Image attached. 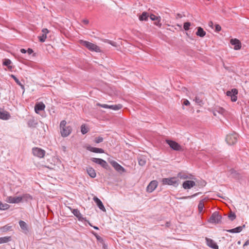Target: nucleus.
I'll return each instance as SVG.
<instances>
[{
    "label": "nucleus",
    "instance_id": "f257e3e1",
    "mask_svg": "<svg viewBox=\"0 0 249 249\" xmlns=\"http://www.w3.org/2000/svg\"><path fill=\"white\" fill-rule=\"evenodd\" d=\"M60 132L62 137H67L71 133L72 129L71 126L67 125L65 120L61 121L59 125Z\"/></svg>",
    "mask_w": 249,
    "mask_h": 249
},
{
    "label": "nucleus",
    "instance_id": "f03ea898",
    "mask_svg": "<svg viewBox=\"0 0 249 249\" xmlns=\"http://www.w3.org/2000/svg\"><path fill=\"white\" fill-rule=\"evenodd\" d=\"M163 185H172L177 187L179 184V179L177 177H171L168 178H163L161 180Z\"/></svg>",
    "mask_w": 249,
    "mask_h": 249
},
{
    "label": "nucleus",
    "instance_id": "7ed1b4c3",
    "mask_svg": "<svg viewBox=\"0 0 249 249\" xmlns=\"http://www.w3.org/2000/svg\"><path fill=\"white\" fill-rule=\"evenodd\" d=\"M81 43L90 51H95L96 52H101L100 47L93 43L84 40H81Z\"/></svg>",
    "mask_w": 249,
    "mask_h": 249
},
{
    "label": "nucleus",
    "instance_id": "20e7f679",
    "mask_svg": "<svg viewBox=\"0 0 249 249\" xmlns=\"http://www.w3.org/2000/svg\"><path fill=\"white\" fill-rule=\"evenodd\" d=\"M238 135L236 133H232L227 135L226 141L229 145H233L237 142Z\"/></svg>",
    "mask_w": 249,
    "mask_h": 249
},
{
    "label": "nucleus",
    "instance_id": "39448f33",
    "mask_svg": "<svg viewBox=\"0 0 249 249\" xmlns=\"http://www.w3.org/2000/svg\"><path fill=\"white\" fill-rule=\"evenodd\" d=\"M222 219L221 215L219 214L218 212H214L209 218L208 221L211 223L218 224L221 223Z\"/></svg>",
    "mask_w": 249,
    "mask_h": 249
},
{
    "label": "nucleus",
    "instance_id": "423d86ee",
    "mask_svg": "<svg viewBox=\"0 0 249 249\" xmlns=\"http://www.w3.org/2000/svg\"><path fill=\"white\" fill-rule=\"evenodd\" d=\"M97 106L105 108H109L114 110H118L123 107V106L121 104L114 105H108L107 104H101L97 103Z\"/></svg>",
    "mask_w": 249,
    "mask_h": 249
},
{
    "label": "nucleus",
    "instance_id": "0eeeda50",
    "mask_svg": "<svg viewBox=\"0 0 249 249\" xmlns=\"http://www.w3.org/2000/svg\"><path fill=\"white\" fill-rule=\"evenodd\" d=\"M238 91L236 89H232L231 90L226 92V95L231 97L232 102H236L237 100V95Z\"/></svg>",
    "mask_w": 249,
    "mask_h": 249
},
{
    "label": "nucleus",
    "instance_id": "6e6552de",
    "mask_svg": "<svg viewBox=\"0 0 249 249\" xmlns=\"http://www.w3.org/2000/svg\"><path fill=\"white\" fill-rule=\"evenodd\" d=\"M166 142L169 145L170 147L174 150L180 151L181 150V147L178 142L175 141L166 140Z\"/></svg>",
    "mask_w": 249,
    "mask_h": 249
},
{
    "label": "nucleus",
    "instance_id": "1a4fd4ad",
    "mask_svg": "<svg viewBox=\"0 0 249 249\" xmlns=\"http://www.w3.org/2000/svg\"><path fill=\"white\" fill-rule=\"evenodd\" d=\"M32 153L35 156L42 158L44 157L46 152L40 148L34 147L32 149Z\"/></svg>",
    "mask_w": 249,
    "mask_h": 249
},
{
    "label": "nucleus",
    "instance_id": "9d476101",
    "mask_svg": "<svg viewBox=\"0 0 249 249\" xmlns=\"http://www.w3.org/2000/svg\"><path fill=\"white\" fill-rule=\"evenodd\" d=\"M110 163L115 170L118 172L122 174V173L126 172L125 169L116 161L113 160L110 162Z\"/></svg>",
    "mask_w": 249,
    "mask_h": 249
},
{
    "label": "nucleus",
    "instance_id": "9b49d317",
    "mask_svg": "<svg viewBox=\"0 0 249 249\" xmlns=\"http://www.w3.org/2000/svg\"><path fill=\"white\" fill-rule=\"evenodd\" d=\"M23 197L22 196H8L6 198V201L9 203H18L22 201Z\"/></svg>",
    "mask_w": 249,
    "mask_h": 249
},
{
    "label": "nucleus",
    "instance_id": "f8f14e48",
    "mask_svg": "<svg viewBox=\"0 0 249 249\" xmlns=\"http://www.w3.org/2000/svg\"><path fill=\"white\" fill-rule=\"evenodd\" d=\"M158 182L157 180H154L151 181L148 185L146 188V191L147 192H152L157 187Z\"/></svg>",
    "mask_w": 249,
    "mask_h": 249
},
{
    "label": "nucleus",
    "instance_id": "ddd939ff",
    "mask_svg": "<svg viewBox=\"0 0 249 249\" xmlns=\"http://www.w3.org/2000/svg\"><path fill=\"white\" fill-rule=\"evenodd\" d=\"M205 240L207 245L210 248L213 249H219L218 246L213 239L206 237Z\"/></svg>",
    "mask_w": 249,
    "mask_h": 249
},
{
    "label": "nucleus",
    "instance_id": "4468645a",
    "mask_svg": "<svg viewBox=\"0 0 249 249\" xmlns=\"http://www.w3.org/2000/svg\"><path fill=\"white\" fill-rule=\"evenodd\" d=\"M11 118L10 113L4 110L3 109L0 107V119L3 120H7Z\"/></svg>",
    "mask_w": 249,
    "mask_h": 249
},
{
    "label": "nucleus",
    "instance_id": "2eb2a0df",
    "mask_svg": "<svg viewBox=\"0 0 249 249\" xmlns=\"http://www.w3.org/2000/svg\"><path fill=\"white\" fill-rule=\"evenodd\" d=\"M195 185L196 182L193 180H186L182 184V187L184 189H190Z\"/></svg>",
    "mask_w": 249,
    "mask_h": 249
},
{
    "label": "nucleus",
    "instance_id": "dca6fc26",
    "mask_svg": "<svg viewBox=\"0 0 249 249\" xmlns=\"http://www.w3.org/2000/svg\"><path fill=\"white\" fill-rule=\"evenodd\" d=\"M230 42L232 45L234 46V50H239L241 47V43L240 41L236 38L231 39Z\"/></svg>",
    "mask_w": 249,
    "mask_h": 249
},
{
    "label": "nucleus",
    "instance_id": "f3484780",
    "mask_svg": "<svg viewBox=\"0 0 249 249\" xmlns=\"http://www.w3.org/2000/svg\"><path fill=\"white\" fill-rule=\"evenodd\" d=\"M228 172L230 173V175L231 176V177L236 179H239L241 178L240 173L233 168L230 169Z\"/></svg>",
    "mask_w": 249,
    "mask_h": 249
},
{
    "label": "nucleus",
    "instance_id": "a211bd4d",
    "mask_svg": "<svg viewBox=\"0 0 249 249\" xmlns=\"http://www.w3.org/2000/svg\"><path fill=\"white\" fill-rule=\"evenodd\" d=\"M93 200L96 203V205L98 207V208L103 212H106V209L102 203V202L101 201L100 199H99L97 197L94 196L93 197Z\"/></svg>",
    "mask_w": 249,
    "mask_h": 249
},
{
    "label": "nucleus",
    "instance_id": "6ab92c4d",
    "mask_svg": "<svg viewBox=\"0 0 249 249\" xmlns=\"http://www.w3.org/2000/svg\"><path fill=\"white\" fill-rule=\"evenodd\" d=\"M45 108V105L42 102L37 103L35 106V110L36 113H39L40 111L43 110Z\"/></svg>",
    "mask_w": 249,
    "mask_h": 249
},
{
    "label": "nucleus",
    "instance_id": "aec40b11",
    "mask_svg": "<svg viewBox=\"0 0 249 249\" xmlns=\"http://www.w3.org/2000/svg\"><path fill=\"white\" fill-rule=\"evenodd\" d=\"M42 35L38 36L39 40L41 42H45L47 38V34L49 33V31L47 28H43L42 30Z\"/></svg>",
    "mask_w": 249,
    "mask_h": 249
},
{
    "label": "nucleus",
    "instance_id": "412c9836",
    "mask_svg": "<svg viewBox=\"0 0 249 249\" xmlns=\"http://www.w3.org/2000/svg\"><path fill=\"white\" fill-rule=\"evenodd\" d=\"M87 149L93 153H104V150L102 148L93 147L90 145L87 147Z\"/></svg>",
    "mask_w": 249,
    "mask_h": 249
},
{
    "label": "nucleus",
    "instance_id": "4be33fe9",
    "mask_svg": "<svg viewBox=\"0 0 249 249\" xmlns=\"http://www.w3.org/2000/svg\"><path fill=\"white\" fill-rule=\"evenodd\" d=\"M86 171L88 175L91 178H95L96 176V173L95 170L91 167L89 166L86 168Z\"/></svg>",
    "mask_w": 249,
    "mask_h": 249
},
{
    "label": "nucleus",
    "instance_id": "5701e85b",
    "mask_svg": "<svg viewBox=\"0 0 249 249\" xmlns=\"http://www.w3.org/2000/svg\"><path fill=\"white\" fill-rule=\"evenodd\" d=\"M28 126L30 127H36L37 125L38 124V123L36 120L33 117L29 119L28 121Z\"/></svg>",
    "mask_w": 249,
    "mask_h": 249
},
{
    "label": "nucleus",
    "instance_id": "b1692460",
    "mask_svg": "<svg viewBox=\"0 0 249 249\" xmlns=\"http://www.w3.org/2000/svg\"><path fill=\"white\" fill-rule=\"evenodd\" d=\"M245 227V225H244L242 226H239L234 229L227 230L226 231L230 233H239L241 232Z\"/></svg>",
    "mask_w": 249,
    "mask_h": 249
},
{
    "label": "nucleus",
    "instance_id": "393cba45",
    "mask_svg": "<svg viewBox=\"0 0 249 249\" xmlns=\"http://www.w3.org/2000/svg\"><path fill=\"white\" fill-rule=\"evenodd\" d=\"M72 213L79 220H82L84 218L80 211L78 209H73L71 211Z\"/></svg>",
    "mask_w": 249,
    "mask_h": 249
},
{
    "label": "nucleus",
    "instance_id": "a878e982",
    "mask_svg": "<svg viewBox=\"0 0 249 249\" xmlns=\"http://www.w3.org/2000/svg\"><path fill=\"white\" fill-rule=\"evenodd\" d=\"M197 31L196 32V35L200 37H204L206 35V32L204 31L202 28L198 27L197 28Z\"/></svg>",
    "mask_w": 249,
    "mask_h": 249
},
{
    "label": "nucleus",
    "instance_id": "bb28decb",
    "mask_svg": "<svg viewBox=\"0 0 249 249\" xmlns=\"http://www.w3.org/2000/svg\"><path fill=\"white\" fill-rule=\"evenodd\" d=\"M148 14L146 12H143L141 15L139 17V19L141 21H147L148 20V18L149 17Z\"/></svg>",
    "mask_w": 249,
    "mask_h": 249
},
{
    "label": "nucleus",
    "instance_id": "cd10ccee",
    "mask_svg": "<svg viewBox=\"0 0 249 249\" xmlns=\"http://www.w3.org/2000/svg\"><path fill=\"white\" fill-rule=\"evenodd\" d=\"M11 77L15 80L16 83L21 87L22 89H24V85L21 83V82L15 75L12 74Z\"/></svg>",
    "mask_w": 249,
    "mask_h": 249
},
{
    "label": "nucleus",
    "instance_id": "c85d7f7f",
    "mask_svg": "<svg viewBox=\"0 0 249 249\" xmlns=\"http://www.w3.org/2000/svg\"><path fill=\"white\" fill-rule=\"evenodd\" d=\"M11 240V236H5L0 237V244L7 243Z\"/></svg>",
    "mask_w": 249,
    "mask_h": 249
},
{
    "label": "nucleus",
    "instance_id": "c756f323",
    "mask_svg": "<svg viewBox=\"0 0 249 249\" xmlns=\"http://www.w3.org/2000/svg\"><path fill=\"white\" fill-rule=\"evenodd\" d=\"M100 165L103 168H104V169H105L106 170H109L110 169V167H109V165L108 164V163H107V162L104 160H102Z\"/></svg>",
    "mask_w": 249,
    "mask_h": 249
},
{
    "label": "nucleus",
    "instance_id": "7c9ffc66",
    "mask_svg": "<svg viewBox=\"0 0 249 249\" xmlns=\"http://www.w3.org/2000/svg\"><path fill=\"white\" fill-rule=\"evenodd\" d=\"M19 225L22 230H27V225L24 221L20 220L19 221Z\"/></svg>",
    "mask_w": 249,
    "mask_h": 249
},
{
    "label": "nucleus",
    "instance_id": "2f4dec72",
    "mask_svg": "<svg viewBox=\"0 0 249 249\" xmlns=\"http://www.w3.org/2000/svg\"><path fill=\"white\" fill-rule=\"evenodd\" d=\"M177 178H179L181 179H187V178H190L186 174L183 173L181 172L178 173L177 175Z\"/></svg>",
    "mask_w": 249,
    "mask_h": 249
},
{
    "label": "nucleus",
    "instance_id": "473e14b6",
    "mask_svg": "<svg viewBox=\"0 0 249 249\" xmlns=\"http://www.w3.org/2000/svg\"><path fill=\"white\" fill-rule=\"evenodd\" d=\"M103 42H104L105 43H108V44L111 45L112 46H114V47L117 46V43L113 41H111V40H110L107 39H103Z\"/></svg>",
    "mask_w": 249,
    "mask_h": 249
},
{
    "label": "nucleus",
    "instance_id": "72a5a7b5",
    "mask_svg": "<svg viewBox=\"0 0 249 249\" xmlns=\"http://www.w3.org/2000/svg\"><path fill=\"white\" fill-rule=\"evenodd\" d=\"M89 131V129L88 128H87L86 127V125L85 124H82V125L81 126V133L83 134H86Z\"/></svg>",
    "mask_w": 249,
    "mask_h": 249
},
{
    "label": "nucleus",
    "instance_id": "f704fd0d",
    "mask_svg": "<svg viewBox=\"0 0 249 249\" xmlns=\"http://www.w3.org/2000/svg\"><path fill=\"white\" fill-rule=\"evenodd\" d=\"M204 206V205L203 202V201L201 200L198 205V210L199 213H200L202 212V211L203 210Z\"/></svg>",
    "mask_w": 249,
    "mask_h": 249
},
{
    "label": "nucleus",
    "instance_id": "c9c22d12",
    "mask_svg": "<svg viewBox=\"0 0 249 249\" xmlns=\"http://www.w3.org/2000/svg\"><path fill=\"white\" fill-rule=\"evenodd\" d=\"M9 207H10V206L8 204H7L6 203L3 204L1 202V204L0 206V210H7L9 208Z\"/></svg>",
    "mask_w": 249,
    "mask_h": 249
},
{
    "label": "nucleus",
    "instance_id": "e433bc0d",
    "mask_svg": "<svg viewBox=\"0 0 249 249\" xmlns=\"http://www.w3.org/2000/svg\"><path fill=\"white\" fill-rule=\"evenodd\" d=\"M103 159H99V158H91L90 159V160L93 162H95L97 164H98L100 165V164L101 163V162L102 161Z\"/></svg>",
    "mask_w": 249,
    "mask_h": 249
},
{
    "label": "nucleus",
    "instance_id": "4c0bfd02",
    "mask_svg": "<svg viewBox=\"0 0 249 249\" xmlns=\"http://www.w3.org/2000/svg\"><path fill=\"white\" fill-rule=\"evenodd\" d=\"M195 101L196 104L200 106H201L203 104L202 100L198 96H196L195 97Z\"/></svg>",
    "mask_w": 249,
    "mask_h": 249
},
{
    "label": "nucleus",
    "instance_id": "58836bf2",
    "mask_svg": "<svg viewBox=\"0 0 249 249\" xmlns=\"http://www.w3.org/2000/svg\"><path fill=\"white\" fill-rule=\"evenodd\" d=\"M191 23L189 22H186L184 23L183 28L185 31H188L190 29Z\"/></svg>",
    "mask_w": 249,
    "mask_h": 249
},
{
    "label": "nucleus",
    "instance_id": "ea45409f",
    "mask_svg": "<svg viewBox=\"0 0 249 249\" xmlns=\"http://www.w3.org/2000/svg\"><path fill=\"white\" fill-rule=\"evenodd\" d=\"M149 17H150V19L153 21H156L157 20H159V19H160V17H157L154 14H151L150 15Z\"/></svg>",
    "mask_w": 249,
    "mask_h": 249
},
{
    "label": "nucleus",
    "instance_id": "a19ab883",
    "mask_svg": "<svg viewBox=\"0 0 249 249\" xmlns=\"http://www.w3.org/2000/svg\"><path fill=\"white\" fill-rule=\"evenodd\" d=\"M103 138L102 137H98L95 138L94 142L96 143L102 142L103 141Z\"/></svg>",
    "mask_w": 249,
    "mask_h": 249
},
{
    "label": "nucleus",
    "instance_id": "79ce46f5",
    "mask_svg": "<svg viewBox=\"0 0 249 249\" xmlns=\"http://www.w3.org/2000/svg\"><path fill=\"white\" fill-rule=\"evenodd\" d=\"M229 218L231 221H233L236 218V215L234 213L231 212L229 215Z\"/></svg>",
    "mask_w": 249,
    "mask_h": 249
},
{
    "label": "nucleus",
    "instance_id": "37998d69",
    "mask_svg": "<svg viewBox=\"0 0 249 249\" xmlns=\"http://www.w3.org/2000/svg\"><path fill=\"white\" fill-rule=\"evenodd\" d=\"M11 61L9 59H5L3 62V65L6 66H8L11 64Z\"/></svg>",
    "mask_w": 249,
    "mask_h": 249
},
{
    "label": "nucleus",
    "instance_id": "c03bdc74",
    "mask_svg": "<svg viewBox=\"0 0 249 249\" xmlns=\"http://www.w3.org/2000/svg\"><path fill=\"white\" fill-rule=\"evenodd\" d=\"M138 163L140 165L143 166L145 164L146 161H145V159H139L138 160Z\"/></svg>",
    "mask_w": 249,
    "mask_h": 249
},
{
    "label": "nucleus",
    "instance_id": "a18cd8bd",
    "mask_svg": "<svg viewBox=\"0 0 249 249\" xmlns=\"http://www.w3.org/2000/svg\"><path fill=\"white\" fill-rule=\"evenodd\" d=\"M198 186L199 187H203L205 186V185L206 184V182L204 180H201L200 181V183H199V182H198Z\"/></svg>",
    "mask_w": 249,
    "mask_h": 249
},
{
    "label": "nucleus",
    "instance_id": "49530a36",
    "mask_svg": "<svg viewBox=\"0 0 249 249\" xmlns=\"http://www.w3.org/2000/svg\"><path fill=\"white\" fill-rule=\"evenodd\" d=\"M11 228V226L5 225L2 228V229L3 231H7L10 230Z\"/></svg>",
    "mask_w": 249,
    "mask_h": 249
},
{
    "label": "nucleus",
    "instance_id": "de8ad7c7",
    "mask_svg": "<svg viewBox=\"0 0 249 249\" xmlns=\"http://www.w3.org/2000/svg\"><path fill=\"white\" fill-rule=\"evenodd\" d=\"M221 30V27L219 24H216L215 25V31L216 32H219Z\"/></svg>",
    "mask_w": 249,
    "mask_h": 249
},
{
    "label": "nucleus",
    "instance_id": "09e8293b",
    "mask_svg": "<svg viewBox=\"0 0 249 249\" xmlns=\"http://www.w3.org/2000/svg\"><path fill=\"white\" fill-rule=\"evenodd\" d=\"M160 19H159V20H157L155 21L154 24L156 25L157 26H159V27H160L161 26V23H160Z\"/></svg>",
    "mask_w": 249,
    "mask_h": 249
},
{
    "label": "nucleus",
    "instance_id": "8fccbe9b",
    "mask_svg": "<svg viewBox=\"0 0 249 249\" xmlns=\"http://www.w3.org/2000/svg\"><path fill=\"white\" fill-rule=\"evenodd\" d=\"M190 102L188 100L185 99L183 101V105L188 106L190 105Z\"/></svg>",
    "mask_w": 249,
    "mask_h": 249
},
{
    "label": "nucleus",
    "instance_id": "3c124183",
    "mask_svg": "<svg viewBox=\"0 0 249 249\" xmlns=\"http://www.w3.org/2000/svg\"><path fill=\"white\" fill-rule=\"evenodd\" d=\"M197 194H195L194 195L191 196H184L182 198H180L181 199H186V198H191L194 196H196Z\"/></svg>",
    "mask_w": 249,
    "mask_h": 249
},
{
    "label": "nucleus",
    "instance_id": "603ef678",
    "mask_svg": "<svg viewBox=\"0 0 249 249\" xmlns=\"http://www.w3.org/2000/svg\"><path fill=\"white\" fill-rule=\"evenodd\" d=\"M95 236H96V239L98 241H100V242H103V239L101 236H100L99 235H95Z\"/></svg>",
    "mask_w": 249,
    "mask_h": 249
},
{
    "label": "nucleus",
    "instance_id": "864d4df0",
    "mask_svg": "<svg viewBox=\"0 0 249 249\" xmlns=\"http://www.w3.org/2000/svg\"><path fill=\"white\" fill-rule=\"evenodd\" d=\"M82 22L84 24L87 25L89 24V20H88L87 19H84L82 20Z\"/></svg>",
    "mask_w": 249,
    "mask_h": 249
},
{
    "label": "nucleus",
    "instance_id": "5fc2aeb1",
    "mask_svg": "<svg viewBox=\"0 0 249 249\" xmlns=\"http://www.w3.org/2000/svg\"><path fill=\"white\" fill-rule=\"evenodd\" d=\"M27 52L29 54H31L33 53V50L31 48H28L27 50Z\"/></svg>",
    "mask_w": 249,
    "mask_h": 249
},
{
    "label": "nucleus",
    "instance_id": "6e6d98bb",
    "mask_svg": "<svg viewBox=\"0 0 249 249\" xmlns=\"http://www.w3.org/2000/svg\"><path fill=\"white\" fill-rule=\"evenodd\" d=\"M225 109H224V108H219V112L220 113H221V114L224 113L225 112Z\"/></svg>",
    "mask_w": 249,
    "mask_h": 249
},
{
    "label": "nucleus",
    "instance_id": "4d7b16f0",
    "mask_svg": "<svg viewBox=\"0 0 249 249\" xmlns=\"http://www.w3.org/2000/svg\"><path fill=\"white\" fill-rule=\"evenodd\" d=\"M208 25L210 27H212V28H213V23L212 21L209 22Z\"/></svg>",
    "mask_w": 249,
    "mask_h": 249
},
{
    "label": "nucleus",
    "instance_id": "13d9d810",
    "mask_svg": "<svg viewBox=\"0 0 249 249\" xmlns=\"http://www.w3.org/2000/svg\"><path fill=\"white\" fill-rule=\"evenodd\" d=\"M249 245V240H247L245 243H244V245H243V247H244L245 246H248Z\"/></svg>",
    "mask_w": 249,
    "mask_h": 249
},
{
    "label": "nucleus",
    "instance_id": "bf43d9fd",
    "mask_svg": "<svg viewBox=\"0 0 249 249\" xmlns=\"http://www.w3.org/2000/svg\"><path fill=\"white\" fill-rule=\"evenodd\" d=\"M20 52L23 53H25L27 52V50L24 49H20Z\"/></svg>",
    "mask_w": 249,
    "mask_h": 249
},
{
    "label": "nucleus",
    "instance_id": "052dcab7",
    "mask_svg": "<svg viewBox=\"0 0 249 249\" xmlns=\"http://www.w3.org/2000/svg\"><path fill=\"white\" fill-rule=\"evenodd\" d=\"M7 68L9 70H12V69L13 68V67L10 65L7 66Z\"/></svg>",
    "mask_w": 249,
    "mask_h": 249
},
{
    "label": "nucleus",
    "instance_id": "680f3d73",
    "mask_svg": "<svg viewBox=\"0 0 249 249\" xmlns=\"http://www.w3.org/2000/svg\"><path fill=\"white\" fill-rule=\"evenodd\" d=\"M165 226L167 227H169L170 226V223L169 222H167L165 224Z\"/></svg>",
    "mask_w": 249,
    "mask_h": 249
},
{
    "label": "nucleus",
    "instance_id": "e2e57ef3",
    "mask_svg": "<svg viewBox=\"0 0 249 249\" xmlns=\"http://www.w3.org/2000/svg\"><path fill=\"white\" fill-rule=\"evenodd\" d=\"M93 228H94V229H96V230H99L98 227H96V226H93Z\"/></svg>",
    "mask_w": 249,
    "mask_h": 249
},
{
    "label": "nucleus",
    "instance_id": "0e129e2a",
    "mask_svg": "<svg viewBox=\"0 0 249 249\" xmlns=\"http://www.w3.org/2000/svg\"><path fill=\"white\" fill-rule=\"evenodd\" d=\"M178 16L179 17V18H181V16L180 14H178Z\"/></svg>",
    "mask_w": 249,
    "mask_h": 249
},
{
    "label": "nucleus",
    "instance_id": "69168bd1",
    "mask_svg": "<svg viewBox=\"0 0 249 249\" xmlns=\"http://www.w3.org/2000/svg\"><path fill=\"white\" fill-rule=\"evenodd\" d=\"M237 244L238 245H240L241 244V241H239L238 242H237Z\"/></svg>",
    "mask_w": 249,
    "mask_h": 249
},
{
    "label": "nucleus",
    "instance_id": "338daca9",
    "mask_svg": "<svg viewBox=\"0 0 249 249\" xmlns=\"http://www.w3.org/2000/svg\"><path fill=\"white\" fill-rule=\"evenodd\" d=\"M15 249L14 248V249Z\"/></svg>",
    "mask_w": 249,
    "mask_h": 249
}]
</instances>
